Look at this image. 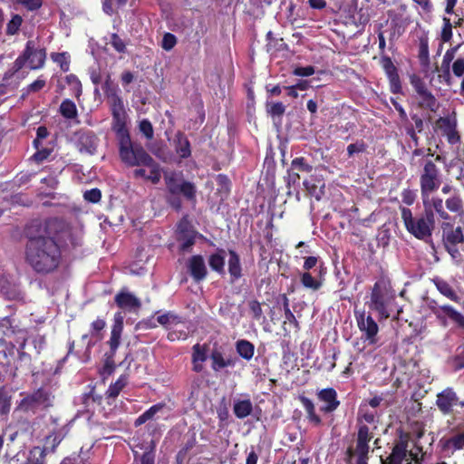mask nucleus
<instances>
[{"instance_id": "1", "label": "nucleus", "mask_w": 464, "mask_h": 464, "mask_svg": "<svg viewBox=\"0 0 464 464\" xmlns=\"http://www.w3.org/2000/svg\"><path fill=\"white\" fill-rule=\"evenodd\" d=\"M28 243L25 257L32 268L42 274L53 271L59 265L60 249L47 231L46 224L32 222L26 228Z\"/></svg>"}, {"instance_id": "2", "label": "nucleus", "mask_w": 464, "mask_h": 464, "mask_svg": "<svg viewBox=\"0 0 464 464\" xmlns=\"http://www.w3.org/2000/svg\"><path fill=\"white\" fill-rule=\"evenodd\" d=\"M119 151L121 160L129 166L150 168V176L153 184L160 182L161 169L160 165L140 145H133L130 137L119 140Z\"/></svg>"}, {"instance_id": "3", "label": "nucleus", "mask_w": 464, "mask_h": 464, "mask_svg": "<svg viewBox=\"0 0 464 464\" xmlns=\"http://www.w3.org/2000/svg\"><path fill=\"white\" fill-rule=\"evenodd\" d=\"M396 294L391 281L382 277L373 285L368 306L380 319L389 318L395 310Z\"/></svg>"}, {"instance_id": "4", "label": "nucleus", "mask_w": 464, "mask_h": 464, "mask_svg": "<svg viewBox=\"0 0 464 464\" xmlns=\"http://www.w3.org/2000/svg\"><path fill=\"white\" fill-rule=\"evenodd\" d=\"M108 103L112 114V130L118 140H121L130 137L126 127L127 113L122 99L119 95V88L107 80L103 86Z\"/></svg>"}, {"instance_id": "5", "label": "nucleus", "mask_w": 464, "mask_h": 464, "mask_svg": "<svg viewBox=\"0 0 464 464\" xmlns=\"http://www.w3.org/2000/svg\"><path fill=\"white\" fill-rule=\"evenodd\" d=\"M401 219L407 231L420 240H427L432 235L435 221L425 212L414 218L410 208H401Z\"/></svg>"}, {"instance_id": "6", "label": "nucleus", "mask_w": 464, "mask_h": 464, "mask_svg": "<svg viewBox=\"0 0 464 464\" xmlns=\"http://www.w3.org/2000/svg\"><path fill=\"white\" fill-rule=\"evenodd\" d=\"M45 51L41 48L34 40L26 43L25 49L14 62L15 70H20L24 66H27L31 70H37L44 66L45 61Z\"/></svg>"}, {"instance_id": "7", "label": "nucleus", "mask_w": 464, "mask_h": 464, "mask_svg": "<svg viewBox=\"0 0 464 464\" xmlns=\"http://www.w3.org/2000/svg\"><path fill=\"white\" fill-rule=\"evenodd\" d=\"M440 186V170L431 160H426L420 177V196L432 194Z\"/></svg>"}, {"instance_id": "8", "label": "nucleus", "mask_w": 464, "mask_h": 464, "mask_svg": "<svg viewBox=\"0 0 464 464\" xmlns=\"http://www.w3.org/2000/svg\"><path fill=\"white\" fill-rule=\"evenodd\" d=\"M355 318L364 340L370 344H375L378 341L379 326L372 315L367 314L365 311H355Z\"/></svg>"}, {"instance_id": "9", "label": "nucleus", "mask_w": 464, "mask_h": 464, "mask_svg": "<svg viewBox=\"0 0 464 464\" xmlns=\"http://www.w3.org/2000/svg\"><path fill=\"white\" fill-rule=\"evenodd\" d=\"M52 402V395L48 392L39 389L33 394L23 399L19 404V408L26 411H36L50 407Z\"/></svg>"}, {"instance_id": "10", "label": "nucleus", "mask_w": 464, "mask_h": 464, "mask_svg": "<svg viewBox=\"0 0 464 464\" xmlns=\"http://www.w3.org/2000/svg\"><path fill=\"white\" fill-rule=\"evenodd\" d=\"M174 171L165 173V182L169 191L175 195L181 193L187 199L194 200L196 198L195 185L189 181L178 182Z\"/></svg>"}, {"instance_id": "11", "label": "nucleus", "mask_w": 464, "mask_h": 464, "mask_svg": "<svg viewBox=\"0 0 464 464\" xmlns=\"http://www.w3.org/2000/svg\"><path fill=\"white\" fill-rule=\"evenodd\" d=\"M421 200L423 204L424 211L435 221V216L438 218L443 220V222H448L450 220V216L448 211H446L443 204V200L441 198L438 196H432V194H427L421 196Z\"/></svg>"}, {"instance_id": "12", "label": "nucleus", "mask_w": 464, "mask_h": 464, "mask_svg": "<svg viewBox=\"0 0 464 464\" xmlns=\"http://www.w3.org/2000/svg\"><path fill=\"white\" fill-rule=\"evenodd\" d=\"M372 432L370 428L365 424H360L358 427V433L356 439L355 454L358 456V459H368V453L370 450V441L372 440Z\"/></svg>"}, {"instance_id": "13", "label": "nucleus", "mask_w": 464, "mask_h": 464, "mask_svg": "<svg viewBox=\"0 0 464 464\" xmlns=\"http://www.w3.org/2000/svg\"><path fill=\"white\" fill-rule=\"evenodd\" d=\"M443 245H459L464 242V235L460 227H453L449 221L441 224Z\"/></svg>"}, {"instance_id": "14", "label": "nucleus", "mask_w": 464, "mask_h": 464, "mask_svg": "<svg viewBox=\"0 0 464 464\" xmlns=\"http://www.w3.org/2000/svg\"><path fill=\"white\" fill-rule=\"evenodd\" d=\"M317 396L321 401L324 402V405L321 407V411L324 412H333L340 405V401L337 400V393L332 388L321 390Z\"/></svg>"}, {"instance_id": "15", "label": "nucleus", "mask_w": 464, "mask_h": 464, "mask_svg": "<svg viewBox=\"0 0 464 464\" xmlns=\"http://www.w3.org/2000/svg\"><path fill=\"white\" fill-rule=\"evenodd\" d=\"M115 303L120 308L127 311L137 310L141 304L139 298L133 294L124 290L115 295Z\"/></svg>"}, {"instance_id": "16", "label": "nucleus", "mask_w": 464, "mask_h": 464, "mask_svg": "<svg viewBox=\"0 0 464 464\" xmlns=\"http://www.w3.org/2000/svg\"><path fill=\"white\" fill-rule=\"evenodd\" d=\"M98 146V139L92 132H81L78 137L77 147L82 153L92 155Z\"/></svg>"}, {"instance_id": "17", "label": "nucleus", "mask_w": 464, "mask_h": 464, "mask_svg": "<svg viewBox=\"0 0 464 464\" xmlns=\"http://www.w3.org/2000/svg\"><path fill=\"white\" fill-rule=\"evenodd\" d=\"M106 323L103 319H96L91 324L90 334H83L82 336V341H87V349L91 348L95 344L96 342L102 339V331L104 329Z\"/></svg>"}, {"instance_id": "18", "label": "nucleus", "mask_w": 464, "mask_h": 464, "mask_svg": "<svg viewBox=\"0 0 464 464\" xmlns=\"http://www.w3.org/2000/svg\"><path fill=\"white\" fill-rule=\"evenodd\" d=\"M440 443L444 451L451 454L457 450L464 449V430L462 432L453 434L449 438H442L440 440Z\"/></svg>"}, {"instance_id": "19", "label": "nucleus", "mask_w": 464, "mask_h": 464, "mask_svg": "<svg viewBox=\"0 0 464 464\" xmlns=\"http://www.w3.org/2000/svg\"><path fill=\"white\" fill-rule=\"evenodd\" d=\"M188 270L196 281L204 279L207 276V267L201 256H193L188 261Z\"/></svg>"}, {"instance_id": "20", "label": "nucleus", "mask_w": 464, "mask_h": 464, "mask_svg": "<svg viewBox=\"0 0 464 464\" xmlns=\"http://www.w3.org/2000/svg\"><path fill=\"white\" fill-rule=\"evenodd\" d=\"M457 403L456 393L451 389H446L437 398V406L444 413L450 411L451 408Z\"/></svg>"}, {"instance_id": "21", "label": "nucleus", "mask_w": 464, "mask_h": 464, "mask_svg": "<svg viewBox=\"0 0 464 464\" xmlns=\"http://www.w3.org/2000/svg\"><path fill=\"white\" fill-rule=\"evenodd\" d=\"M436 314L440 320H450L459 325H464V316L450 305L439 307L436 311Z\"/></svg>"}, {"instance_id": "22", "label": "nucleus", "mask_w": 464, "mask_h": 464, "mask_svg": "<svg viewBox=\"0 0 464 464\" xmlns=\"http://www.w3.org/2000/svg\"><path fill=\"white\" fill-rule=\"evenodd\" d=\"M173 144L175 152L180 159H187L191 155L190 143L183 133L178 132L175 135Z\"/></svg>"}, {"instance_id": "23", "label": "nucleus", "mask_w": 464, "mask_h": 464, "mask_svg": "<svg viewBox=\"0 0 464 464\" xmlns=\"http://www.w3.org/2000/svg\"><path fill=\"white\" fill-rule=\"evenodd\" d=\"M445 207L450 212L459 217L464 216V204L460 194L454 190L453 194L445 200Z\"/></svg>"}, {"instance_id": "24", "label": "nucleus", "mask_w": 464, "mask_h": 464, "mask_svg": "<svg viewBox=\"0 0 464 464\" xmlns=\"http://www.w3.org/2000/svg\"><path fill=\"white\" fill-rule=\"evenodd\" d=\"M304 186L316 200H320L324 194V182L322 179L312 177L304 181Z\"/></svg>"}, {"instance_id": "25", "label": "nucleus", "mask_w": 464, "mask_h": 464, "mask_svg": "<svg viewBox=\"0 0 464 464\" xmlns=\"http://www.w3.org/2000/svg\"><path fill=\"white\" fill-rule=\"evenodd\" d=\"M407 457L406 445L403 442H400L394 446L393 450L388 459L389 464H402L404 460H409V458ZM381 460L382 464H386L382 459Z\"/></svg>"}, {"instance_id": "26", "label": "nucleus", "mask_w": 464, "mask_h": 464, "mask_svg": "<svg viewBox=\"0 0 464 464\" xmlns=\"http://www.w3.org/2000/svg\"><path fill=\"white\" fill-rule=\"evenodd\" d=\"M253 404L249 399L234 401L233 411L238 419H244L251 414Z\"/></svg>"}, {"instance_id": "27", "label": "nucleus", "mask_w": 464, "mask_h": 464, "mask_svg": "<svg viewBox=\"0 0 464 464\" xmlns=\"http://www.w3.org/2000/svg\"><path fill=\"white\" fill-rule=\"evenodd\" d=\"M210 359L212 362L211 367L215 372H218L225 367H228V366L233 367L235 365L234 359H231V358L226 359L223 356V354L218 351L212 352V353L210 355Z\"/></svg>"}, {"instance_id": "28", "label": "nucleus", "mask_w": 464, "mask_h": 464, "mask_svg": "<svg viewBox=\"0 0 464 464\" xmlns=\"http://www.w3.org/2000/svg\"><path fill=\"white\" fill-rule=\"evenodd\" d=\"M157 321L160 324L169 329V331L172 330L174 327L179 326V324H182V319L179 315L171 312H168L159 315L157 317Z\"/></svg>"}, {"instance_id": "29", "label": "nucleus", "mask_w": 464, "mask_h": 464, "mask_svg": "<svg viewBox=\"0 0 464 464\" xmlns=\"http://www.w3.org/2000/svg\"><path fill=\"white\" fill-rule=\"evenodd\" d=\"M377 422L376 411L369 410L366 405H362L358 412V427L360 424H375Z\"/></svg>"}, {"instance_id": "30", "label": "nucleus", "mask_w": 464, "mask_h": 464, "mask_svg": "<svg viewBox=\"0 0 464 464\" xmlns=\"http://www.w3.org/2000/svg\"><path fill=\"white\" fill-rule=\"evenodd\" d=\"M301 402L307 414L309 421L316 426L320 425L322 420L321 418L315 413L314 402L306 397H302Z\"/></svg>"}, {"instance_id": "31", "label": "nucleus", "mask_w": 464, "mask_h": 464, "mask_svg": "<svg viewBox=\"0 0 464 464\" xmlns=\"http://www.w3.org/2000/svg\"><path fill=\"white\" fill-rule=\"evenodd\" d=\"M237 353L244 359L249 361L254 356L255 347L246 340H239L236 343Z\"/></svg>"}, {"instance_id": "32", "label": "nucleus", "mask_w": 464, "mask_h": 464, "mask_svg": "<svg viewBox=\"0 0 464 464\" xmlns=\"http://www.w3.org/2000/svg\"><path fill=\"white\" fill-rule=\"evenodd\" d=\"M228 271L234 279L241 276V266L239 257L235 251H229Z\"/></svg>"}, {"instance_id": "33", "label": "nucleus", "mask_w": 464, "mask_h": 464, "mask_svg": "<svg viewBox=\"0 0 464 464\" xmlns=\"http://www.w3.org/2000/svg\"><path fill=\"white\" fill-rule=\"evenodd\" d=\"M225 256L226 253L224 250H218L217 253L211 255L208 259L210 267L218 273L223 272L225 265Z\"/></svg>"}, {"instance_id": "34", "label": "nucleus", "mask_w": 464, "mask_h": 464, "mask_svg": "<svg viewBox=\"0 0 464 464\" xmlns=\"http://www.w3.org/2000/svg\"><path fill=\"white\" fill-rule=\"evenodd\" d=\"M60 112L66 119H74L77 117V109L75 103L66 99L60 105Z\"/></svg>"}, {"instance_id": "35", "label": "nucleus", "mask_w": 464, "mask_h": 464, "mask_svg": "<svg viewBox=\"0 0 464 464\" xmlns=\"http://www.w3.org/2000/svg\"><path fill=\"white\" fill-rule=\"evenodd\" d=\"M45 450L41 447L33 448L25 464H44Z\"/></svg>"}, {"instance_id": "36", "label": "nucleus", "mask_w": 464, "mask_h": 464, "mask_svg": "<svg viewBox=\"0 0 464 464\" xmlns=\"http://www.w3.org/2000/svg\"><path fill=\"white\" fill-rule=\"evenodd\" d=\"M127 384V379L121 376L114 383L111 384L106 392L108 398L115 399Z\"/></svg>"}, {"instance_id": "37", "label": "nucleus", "mask_w": 464, "mask_h": 464, "mask_svg": "<svg viewBox=\"0 0 464 464\" xmlns=\"http://www.w3.org/2000/svg\"><path fill=\"white\" fill-rule=\"evenodd\" d=\"M301 283L305 288L312 289L313 291H317L322 286V282L316 280L308 272L303 273L301 275Z\"/></svg>"}, {"instance_id": "38", "label": "nucleus", "mask_w": 464, "mask_h": 464, "mask_svg": "<svg viewBox=\"0 0 464 464\" xmlns=\"http://www.w3.org/2000/svg\"><path fill=\"white\" fill-rule=\"evenodd\" d=\"M196 237L195 231H188V233L178 236V240L181 243L180 249L184 252L188 251L194 245Z\"/></svg>"}, {"instance_id": "39", "label": "nucleus", "mask_w": 464, "mask_h": 464, "mask_svg": "<svg viewBox=\"0 0 464 464\" xmlns=\"http://www.w3.org/2000/svg\"><path fill=\"white\" fill-rule=\"evenodd\" d=\"M23 23V18L19 14H14L6 24V34L14 35L18 33Z\"/></svg>"}, {"instance_id": "40", "label": "nucleus", "mask_w": 464, "mask_h": 464, "mask_svg": "<svg viewBox=\"0 0 464 464\" xmlns=\"http://www.w3.org/2000/svg\"><path fill=\"white\" fill-rule=\"evenodd\" d=\"M179 325L182 326V329H176V327H174L172 330L169 332L168 339L169 341L173 342L180 339L185 340L188 336V329L185 327L183 321L182 324H180Z\"/></svg>"}, {"instance_id": "41", "label": "nucleus", "mask_w": 464, "mask_h": 464, "mask_svg": "<svg viewBox=\"0 0 464 464\" xmlns=\"http://www.w3.org/2000/svg\"><path fill=\"white\" fill-rule=\"evenodd\" d=\"M1 292L9 300H18L22 298L21 292L15 285H1Z\"/></svg>"}, {"instance_id": "42", "label": "nucleus", "mask_w": 464, "mask_h": 464, "mask_svg": "<svg viewBox=\"0 0 464 464\" xmlns=\"http://www.w3.org/2000/svg\"><path fill=\"white\" fill-rule=\"evenodd\" d=\"M207 360V350L204 346L197 343L193 346L192 362H204Z\"/></svg>"}, {"instance_id": "43", "label": "nucleus", "mask_w": 464, "mask_h": 464, "mask_svg": "<svg viewBox=\"0 0 464 464\" xmlns=\"http://www.w3.org/2000/svg\"><path fill=\"white\" fill-rule=\"evenodd\" d=\"M291 169H297L303 172H311L313 169V167L309 164H307L304 158H295L292 160L291 163Z\"/></svg>"}, {"instance_id": "44", "label": "nucleus", "mask_w": 464, "mask_h": 464, "mask_svg": "<svg viewBox=\"0 0 464 464\" xmlns=\"http://www.w3.org/2000/svg\"><path fill=\"white\" fill-rule=\"evenodd\" d=\"M452 38V24L450 19L443 17V27L441 30V40L445 43Z\"/></svg>"}, {"instance_id": "45", "label": "nucleus", "mask_w": 464, "mask_h": 464, "mask_svg": "<svg viewBox=\"0 0 464 464\" xmlns=\"http://www.w3.org/2000/svg\"><path fill=\"white\" fill-rule=\"evenodd\" d=\"M126 1L127 0H104L102 5L103 11L108 14H111L115 8L125 5Z\"/></svg>"}, {"instance_id": "46", "label": "nucleus", "mask_w": 464, "mask_h": 464, "mask_svg": "<svg viewBox=\"0 0 464 464\" xmlns=\"http://www.w3.org/2000/svg\"><path fill=\"white\" fill-rule=\"evenodd\" d=\"M140 131L148 139L151 140L154 135L153 127L150 121L142 120L139 124Z\"/></svg>"}, {"instance_id": "47", "label": "nucleus", "mask_w": 464, "mask_h": 464, "mask_svg": "<svg viewBox=\"0 0 464 464\" xmlns=\"http://www.w3.org/2000/svg\"><path fill=\"white\" fill-rule=\"evenodd\" d=\"M121 333H122V330L111 328L109 344H110L111 350L113 352H115L120 345Z\"/></svg>"}, {"instance_id": "48", "label": "nucleus", "mask_w": 464, "mask_h": 464, "mask_svg": "<svg viewBox=\"0 0 464 464\" xmlns=\"http://www.w3.org/2000/svg\"><path fill=\"white\" fill-rule=\"evenodd\" d=\"M436 285H437L438 290L442 295H444L445 296H447L450 299H455L456 294L454 293V291L452 290V288L450 287V285L448 283H446L444 281H438Z\"/></svg>"}, {"instance_id": "49", "label": "nucleus", "mask_w": 464, "mask_h": 464, "mask_svg": "<svg viewBox=\"0 0 464 464\" xmlns=\"http://www.w3.org/2000/svg\"><path fill=\"white\" fill-rule=\"evenodd\" d=\"M177 44V38L170 33H166L163 35L161 47L166 51H170Z\"/></svg>"}, {"instance_id": "50", "label": "nucleus", "mask_w": 464, "mask_h": 464, "mask_svg": "<svg viewBox=\"0 0 464 464\" xmlns=\"http://www.w3.org/2000/svg\"><path fill=\"white\" fill-rule=\"evenodd\" d=\"M16 2L28 11L38 10L43 5V0H16Z\"/></svg>"}, {"instance_id": "51", "label": "nucleus", "mask_w": 464, "mask_h": 464, "mask_svg": "<svg viewBox=\"0 0 464 464\" xmlns=\"http://www.w3.org/2000/svg\"><path fill=\"white\" fill-rule=\"evenodd\" d=\"M53 61L58 63L63 72L69 70V60L66 53H55L53 55Z\"/></svg>"}, {"instance_id": "52", "label": "nucleus", "mask_w": 464, "mask_h": 464, "mask_svg": "<svg viewBox=\"0 0 464 464\" xmlns=\"http://www.w3.org/2000/svg\"><path fill=\"white\" fill-rule=\"evenodd\" d=\"M66 82L70 85H72V91L76 96H79L82 93L81 82L78 80V78L75 75H73V74L67 75Z\"/></svg>"}, {"instance_id": "53", "label": "nucleus", "mask_w": 464, "mask_h": 464, "mask_svg": "<svg viewBox=\"0 0 464 464\" xmlns=\"http://www.w3.org/2000/svg\"><path fill=\"white\" fill-rule=\"evenodd\" d=\"M411 84L413 85L419 97L420 95H426L429 97L428 89H427L425 83L420 78H416V77L412 78Z\"/></svg>"}, {"instance_id": "54", "label": "nucleus", "mask_w": 464, "mask_h": 464, "mask_svg": "<svg viewBox=\"0 0 464 464\" xmlns=\"http://www.w3.org/2000/svg\"><path fill=\"white\" fill-rule=\"evenodd\" d=\"M83 198L85 200H87L89 202L97 203L100 201V199L102 198V194H101L100 189L92 188V189L84 192Z\"/></svg>"}, {"instance_id": "55", "label": "nucleus", "mask_w": 464, "mask_h": 464, "mask_svg": "<svg viewBox=\"0 0 464 464\" xmlns=\"http://www.w3.org/2000/svg\"><path fill=\"white\" fill-rule=\"evenodd\" d=\"M437 124L438 127L445 132V134L455 130V122L449 118H440Z\"/></svg>"}, {"instance_id": "56", "label": "nucleus", "mask_w": 464, "mask_h": 464, "mask_svg": "<svg viewBox=\"0 0 464 464\" xmlns=\"http://www.w3.org/2000/svg\"><path fill=\"white\" fill-rule=\"evenodd\" d=\"M444 246L448 253L450 255L452 260L456 264H459L461 261V254L458 248V245H446Z\"/></svg>"}, {"instance_id": "57", "label": "nucleus", "mask_w": 464, "mask_h": 464, "mask_svg": "<svg viewBox=\"0 0 464 464\" xmlns=\"http://www.w3.org/2000/svg\"><path fill=\"white\" fill-rule=\"evenodd\" d=\"M390 82V89L392 93H399L401 91V84L399 74H394L388 77Z\"/></svg>"}, {"instance_id": "58", "label": "nucleus", "mask_w": 464, "mask_h": 464, "mask_svg": "<svg viewBox=\"0 0 464 464\" xmlns=\"http://www.w3.org/2000/svg\"><path fill=\"white\" fill-rule=\"evenodd\" d=\"M452 72L456 77L464 75V57L458 58L452 64Z\"/></svg>"}, {"instance_id": "59", "label": "nucleus", "mask_w": 464, "mask_h": 464, "mask_svg": "<svg viewBox=\"0 0 464 464\" xmlns=\"http://www.w3.org/2000/svg\"><path fill=\"white\" fill-rule=\"evenodd\" d=\"M111 44L117 52L123 53L125 51V44L118 34H111Z\"/></svg>"}, {"instance_id": "60", "label": "nucleus", "mask_w": 464, "mask_h": 464, "mask_svg": "<svg viewBox=\"0 0 464 464\" xmlns=\"http://www.w3.org/2000/svg\"><path fill=\"white\" fill-rule=\"evenodd\" d=\"M459 46L452 47L446 51V53L443 55L442 59V66L449 68L450 63L455 57L456 52L458 50Z\"/></svg>"}, {"instance_id": "61", "label": "nucleus", "mask_w": 464, "mask_h": 464, "mask_svg": "<svg viewBox=\"0 0 464 464\" xmlns=\"http://www.w3.org/2000/svg\"><path fill=\"white\" fill-rule=\"evenodd\" d=\"M285 111V105L278 102H275L273 103L269 110H268V112L273 116H278V117H281Z\"/></svg>"}, {"instance_id": "62", "label": "nucleus", "mask_w": 464, "mask_h": 464, "mask_svg": "<svg viewBox=\"0 0 464 464\" xmlns=\"http://www.w3.org/2000/svg\"><path fill=\"white\" fill-rule=\"evenodd\" d=\"M382 66H383V69L385 71V73H386L387 77H390L392 75H394V74L398 73L397 68L392 63V60L390 58L383 59Z\"/></svg>"}, {"instance_id": "63", "label": "nucleus", "mask_w": 464, "mask_h": 464, "mask_svg": "<svg viewBox=\"0 0 464 464\" xmlns=\"http://www.w3.org/2000/svg\"><path fill=\"white\" fill-rule=\"evenodd\" d=\"M293 73L296 76L307 77L314 73V68L311 65L305 67H296Z\"/></svg>"}, {"instance_id": "64", "label": "nucleus", "mask_w": 464, "mask_h": 464, "mask_svg": "<svg viewBox=\"0 0 464 464\" xmlns=\"http://www.w3.org/2000/svg\"><path fill=\"white\" fill-rule=\"evenodd\" d=\"M429 97L426 95H420V104L421 106L425 105L428 108H430L433 110V107L436 105V99L431 94L430 92L428 91Z\"/></svg>"}]
</instances>
